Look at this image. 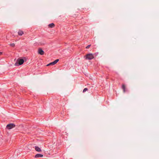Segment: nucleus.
Returning <instances> with one entry per match:
<instances>
[{"instance_id": "nucleus-1", "label": "nucleus", "mask_w": 159, "mask_h": 159, "mask_svg": "<svg viewBox=\"0 0 159 159\" xmlns=\"http://www.w3.org/2000/svg\"><path fill=\"white\" fill-rule=\"evenodd\" d=\"M24 62V60L23 59H18L17 60L15 64V65L16 66H18L22 64Z\"/></svg>"}, {"instance_id": "nucleus-2", "label": "nucleus", "mask_w": 159, "mask_h": 159, "mask_svg": "<svg viewBox=\"0 0 159 159\" xmlns=\"http://www.w3.org/2000/svg\"><path fill=\"white\" fill-rule=\"evenodd\" d=\"M86 58L88 60H91L94 58V56L92 54H88L85 56Z\"/></svg>"}, {"instance_id": "nucleus-3", "label": "nucleus", "mask_w": 159, "mask_h": 159, "mask_svg": "<svg viewBox=\"0 0 159 159\" xmlns=\"http://www.w3.org/2000/svg\"><path fill=\"white\" fill-rule=\"evenodd\" d=\"M15 126V125L13 124H10L7 125L6 128L8 129H10L14 128Z\"/></svg>"}, {"instance_id": "nucleus-4", "label": "nucleus", "mask_w": 159, "mask_h": 159, "mask_svg": "<svg viewBox=\"0 0 159 159\" xmlns=\"http://www.w3.org/2000/svg\"><path fill=\"white\" fill-rule=\"evenodd\" d=\"M38 52L39 54L41 55H43L44 54V52L41 48L39 49Z\"/></svg>"}, {"instance_id": "nucleus-5", "label": "nucleus", "mask_w": 159, "mask_h": 159, "mask_svg": "<svg viewBox=\"0 0 159 159\" xmlns=\"http://www.w3.org/2000/svg\"><path fill=\"white\" fill-rule=\"evenodd\" d=\"M43 155L41 154H37L35 156V158L41 157H43Z\"/></svg>"}, {"instance_id": "nucleus-6", "label": "nucleus", "mask_w": 159, "mask_h": 159, "mask_svg": "<svg viewBox=\"0 0 159 159\" xmlns=\"http://www.w3.org/2000/svg\"><path fill=\"white\" fill-rule=\"evenodd\" d=\"M18 34L20 36H22L24 34V32L21 30H19L18 32Z\"/></svg>"}, {"instance_id": "nucleus-7", "label": "nucleus", "mask_w": 159, "mask_h": 159, "mask_svg": "<svg viewBox=\"0 0 159 159\" xmlns=\"http://www.w3.org/2000/svg\"><path fill=\"white\" fill-rule=\"evenodd\" d=\"M35 149L37 152H40L41 151V150L38 147L35 146Z\"/></svg>"}, {"instance_id": "nucleus-8", "label": "nucleus", "mask_w": 159, "mask_h": 159, "mask_svg": "<svg viewBox=\"0 0 159 159\" xmlns=\"http://www.w3.org/2000/svg\"><path fill=\"white\" fill-rule=\"evenodd\" d=\"M48 27L50 28H52L55 26V25L54 23H52L49 24L48 25Z\"/></svg>"}, {"instance_id": "nucleus-9", "label": "nucleus", "mask_w": 159, "mask_h": 159, "mask_svg": "<svg viewBox=\"0 0 159 159\" xmlns=\"http://www.w3.org/2000/svg\"><path fill=\"white\" fill-rule=\"evenodd\" d=\"M122 88L123 89V91L124 93H125L126 91H125V89H126V87L125 84H122Z\"/></svg>"}, {"instance_id": "nucleus-10", "label": "nucleus", "mask_w": 159, "mask_h": 159, "mask_svg": "<svg viewBox=\"0 0 159 159\" xmlns=\"http://www.w3.org/2000/svg\"><path fill=\"white\" fill-rule=\"evenodd\" d=\"M54 65V63H53V62H51V63L48 64V65H47V66H49L50 65Z\"/></svg>"}, {"instance_id": "nucleus-11", "label": "nucleus", "mask_w": 159, "mask_h": 159, "mask_svg": "<svg viewBox=\"0 0 159 159\" xmlns=\"http://www.w3.org/2000/svg\"><path fill=\"white\" fill-rule=\"evenodd\" d=\"M59 60L58 59H57L56 60L54 61H53L54 65L56 64L58 61Z\"/></svg>"}, {"instance_id": "nucleus-12", "label": "nucleus", "mask_w": 159, "mask_h": 159, "mask_svg": "<svg viewBox=\"0 0 159 159\" xmlns=\"http://www.w3.org/2000/svg\"><path fill=\"white\" fill-rule=\"evenodd\" d=\"M59 60L58 59H57L56 60L54 61H53L54 65L56 64L58 61Z\"/></svg>"}, {"instance_id": "nucleus-13", "label": "nucleus", "mask_w": 159, "mask_h": 159, "mask_svg": "<svg viewBox=\"0 0 159 159\" xmlns=\"http://www.w3.org/2000/svg\"><path fill=\"white\" fill-rule=\"evenodd\" d=\"M88 90V89L86 88L84 89L83 90V92L84 93V92H85L86 91H87Z\"/></svg>"}, {"instance_id": "nucleus-14", "label": "nucleus", "mask_w": 159, "mask_h": 159, "mask_svg": "<svg viewBox=\"0 0 159 159\" xmlns=\"http://www.w3.org/2000/svg\"><path fill=\"white\" fill-rule=\"evenodd\" d=\"M10 45L11 46V47H13L15 46V44L14 43H11L10 44Z\"/></svg>"}, {"instance_id": "nucleus-15", "label": "nucleus", "mask_w": 159, "mask_h": 159, "mask_svg": "<svg viewBox=\"0 0 159 159\" xmlns=\"http://www.w3.org/2000/svg\"><path fill=\"white\" fill-rule=\"evenodd\" d=\"M90 46H91L90 45H88L86 47V48L87 49L89 48V47H90Z\"/></svg>"}, {"instance_id": "nucleus-16", "label": "nucleus", "mask_w": 159, "mask_h": 159, "mask_svg": "<svg viewBox=\"0 0 159 159\" xmlns=\"http://www.w3.org/2000/svg\"><path fill=\"white\" fill-rule=\"evenodd\" d=\"M2 54V52H0V55H1V54Z\"/></svg>"}]
</instances>
